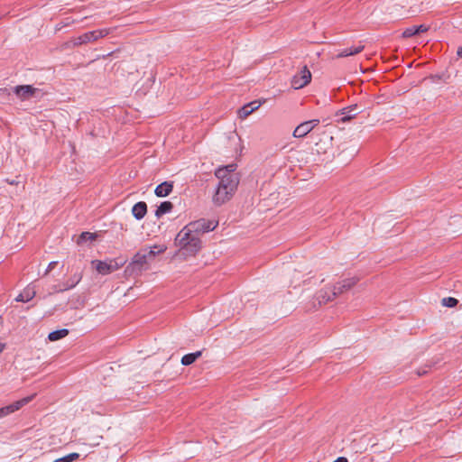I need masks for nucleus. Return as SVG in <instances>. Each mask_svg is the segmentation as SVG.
Returning a JSON list of instances; mask_svg holds the SVG:
<instances>
[{
    "label": "nucleus",
    "instance_id": "1",
    "mask_svg": "<svg viewBox=\"0 0 462 462\" xmlns=\"http://www.w3.org/2000/svg\"><path fill=\"white\" fill-rule=\"evenodd\" d=\"M175 245L185 256H195L202 247L201 238L185 227L177 234Z\"/></svg>",
    "mask_w": 462,
    "mask_h": 462
},
{
    "label": "nucleus",
    "instance_id": "2",
    "mask_svg": "<svg viewBox=\"0 0 462 462\" xmlns=\"http://www.w3.org/2000/svg\"><path fill=\"white\" fill-rule=\"evenodd\" d=\"M239 183V179L226 178L219 180L218 184L212 196V202L219 207L229 201L235 194Z\"/></svg>",
    "mask_w": 462,
    "mask_h": 462
},
{
    "label": "nucleus",
    "instance_id": "3",
    "mask_svg": "<svg viewBox=\"0 0 462 462\" xmlns=\"http://www.w3.org/2000/svg\"><path fill=\"white\" fill-rule=\"evenodd\" d=\"M112 32H113V29H110V28H103V29L90 31V32H85L78 37L72 38L66 44L68 47H78V46H80L83 44L96 42L98 39L104 38V37L107 36L109 33H111Z\"/></svg>",
    "mask_w": 462,
    "mask_h": 462
},
{
    "label": "nucleus",
    "instance_id": "4",
    "mask_svg": "<svg viewBox=\"0 0 462 462\" xmlns=\"http://www.w3.org/2000/svg\"><path fill=\"white\" fill-rule=\"evenodd\" d=\"M165 250L166 246L156 245L150 248H143L134 254L132 264L142 268L147 264L149 260L154 258L156 254L163 253Z\"/></svg>",
    "mask_w": 462,
    "mask_h": 462
},
{
    "label": "nucleus",
    "instance_id": "5",
    "mask_svg": "<svg viewBox=\"0 0 462 462\" xmlns=\"http://www.w3.org/2000/svg\"><path fill=\"white\" fill-rule=\"evenodd\" d=\"M92 265L97 272L102 275L109 274L120 269L125 263V260L123 259H108L105 261L94 260Z\"/></svg>",
    "mask_w": 462,
    "mask_h": 462
},
{
    "label": "nucleus",
    "instance_id": "6",
    "mask_svg": "<svg viewBox=\"0 0 462 462\" xmlns=\"http://www.w3.org/2000/svg\"><path fill=\"white\" fill-rule=\"evenodd\" d=\"M216 226L217 225L212 221L201 218L197 221L190 222L184 227L187 228L188 231L189 230L200 237L204 233L214 230Z\"/></svg>",
    "mask_w": 462,
    "mask_h": 462
},
{
    "label": "nucleus",
    "instance_id": "7",
    "mask_svg": "<svg viewBox=\"0 0 462 462\" xmlns=\"http://www.w3.org/2000/svg\"><path fill=\"white\" fill-rule=\"evenodd\" d=\"M311 80V73L307 66H304L300 71L291 79V87L294 89H300L307 86Z\"/></svg>",
    "mask_w": 462,
    "mask_h": 462
},
{
    "label": "nucleus",
    "instance_id": "8",
    "mask_svg": "<svg viewBox=\"0 0 462 462\" xmlns=\"http://www.w3.org/2000/svg\"><path fill=\"white\" fill-rule=\"evenodd\" d=\"M319 119H311L305 122L300 123L294 129L292 135L294 138H304L308 134H310L316 126L319 125Z\"/></svg>",
    "mask_w": 462,
    "mask_h": 462
},
{
    "label": "nucleus",
    "instance_id": "9",
    "mask_svg": "<svg viewBox=\"0 0 462 462\" xmlns=\"http://www.w3.org/2000/svg\"><path fill=\"white\" fill-rule=\"evenodd\" d=\"M34 397H35V394H32V395L23 398L19 401H16L7 406L0 408V419L10 415L16 411H19L22 407H23L24 405L29 403L31 401H32Z\"/></svg>",
    "mask_w": 462,
    "mask_h": 462
},
{
    "label": "nucleus",
    "instance_id": "10",
    "mask_svg": "<svg viewBox=\"0 0 462 462\" xmlns=\"http://www.w3.org/2000/svg\"><path fill=\"white\" fill-rule=\"evenodd\" d=\"M81 279L82 274L80 273H76L62 285H54L52 288V291L49 292V294L63 292L65 291L72 289L81 281Z\"/></svg>",
    "mask_w": 462,
    "mask_h": 462
},
{
    "label": "nucleus",
    "instance_id": "11",
    "mask_svg": "<svg viewBox=\"0 0 462 462\" xmlns=\"http://www.w3.org/2000/svg\"><path fill=\"white\" fill-rule=\"evenodd\" d=\"M358 282V279L356 277L352 278H346L342 280L341 282H337L335 285H332V291L335 292L336 298L342 294L343 292L350 290L352 287H354L356 282Z\"/></svg>",
    "mask_w": 462,
    "mask_h": 462
},
{
    "label": "nucleus",
    "instance_id": "12",
    "mask_svg": "<svg viewBox=\"0 0 462 462\" xmlns=\"http://www.w3.org/2000/svg\"><path fill=\"white\" fill-rule=\"evenodd\" d=\"M236 164H228L216 170L215 175L218 180H226V178L239 179L238 174L236 173Z\"/></svg>",
    "mask_w": 462,
    "mask_h": 462
},
{
    "label": "nucleus",
    "instance_id": "13",
    "mask_svg": "<svg viewBox=\"0 0 462 462\" xmlns=\"http://www.w3.org/2000/svg\"><path fill=\"white\" fill-rule=\"evenodd\" d=\"M13 91L19 99L27 100L34 95L36 88L31 85H21L13 88Z\"/></svg>",
    "mask_w": 462,
    "mask_h": 462
},
{
    "label": "nucleus",
    "instance_id": "14",
    "mask_svg": "<svg viewBox=\"0 0 462 462\" xmlns=\"http://www.w3.org/2000/svg\"><path fill=\"white\" fill-rule=\"evenodd\" d=\"M335 298V292L332 291L331 286L321 289L316 294V299L319 306L333 300Z\"/></svg>",
    "mask_w": 462,
    "mask_h": 462
},
{
    "label": "nucleus",
    "instance_id": "15",
    "mask_svg": "<svg viewBox=\"0 0 462 462\" xmlns=\"http://www.w3.org/2000/svg\"><path fill=\"white\" fill-rule=\"evenodd\" d=\"M36 295L35 285L31 283L15 298L16 301L28 302Z\"/></svg>",
    "mask_w": 462,
    "mask_h": 462
},
{
    "label": "nucleus",
    "instance_id": "16",
    "mask_svg": "<svg viewBox=\"0 0 462 462\" xmlns=\"http://www.w3.org/2000/svg\"><path fill=\"white\" fill-rule=\"evenodd\" d=\"M261 106V103L259 101H253L250 102L244 106H242L238 110V116L241 119L246 118L249 115H251L254 110L258 109Z\"/></svg>",
    "mask_w": 462,
    "mask_h": 462
},
{
    "label": "nucleus",
    "instance_id": "17",
    "mask_svg": "<svg viewBox=\"0 0 462 462\" xmlns=\"http://www.w3.org/2000/svg\"><path fill=\"white\" fill-rule=\"evenodd\" d=\"M173 189V182L164 181L159 184L154 190L157 197L163 198L168 196Z\"/></svg>",
    "mask_w": 462,
    "mask_h": 462
},
{
    "label": "nucleus",
    "instance_id": "18",
    "mask_svg": "<svg viewBox=\"0 0 462 462\" xmlns=\"http://www.w3.org/2000/svg\"><path fill=\"white\" fill-rule=\"evenodd\" d=\"M147 212V205L143 201L137 202L132 208L133 216L137 219L141 220L144 217Z\"/></svg>",
    "mask_w": 462,
    "mask_h": 462
},
{
    "label": "nucleus",
    "instance_id": "19",
    "mask_svg": "<svg viewBox=\"0 0 462 462\" xmlns=\"http://www.w3.org/2000/svg\"><path fill=\"white\" fill-rule=\"evenodd\" d=\"M359 112L357 111V105L349 106L343 108L340 112L342 117L341 122L346 123L354 118Z\"/></svg>",
    "mask_w": 462,
    "mask_h": 462
},
{
    "label": "nucleus",
    "instance_id": "20",
    "mask_svg": "<svg viewBox=\"0 0 462 462\" xmlns=\"http://www.w3.org/2000/svg\"><path fill=\"white\" fill-rule=\"evenodd\" d=\"M173 208V204L171 201H163L157 208L155 211L156 217L160 218L164 214L171 212Z\"/></svg>",
    "mask_w": 462,
    "mask_h": 462
},
{
    "label": "nucleus",
    "instance_id": "21",
    "mask_svg": "<svg viewBox=\"0 0 462 462\" xmlns=\"http://www.w3.org/2000/svg\"><path fill=\"white\" fill-rule=\"evenodd\" d=\"M201 356V351L189 353L182 356L181 364L183 365H189L193 364Z\"/></svg>",
    "mask_w": 462,
    "mask_h": 462
},
{
    "label": "nucleus",
    "instance_id": "22",
    "mask_svg": "<svg viewBox=\"0 0 462 462\" xmlns=\"http://www.w3.org/2000/svg\"><path fill=\"white\" fill-rule=\"evenodd\" d=\"M68 335H69V330L67 328H61V329L51 332L48 335V339L50 341H57V340H60V339L65 337Z\"/></svg>",
    "mask_w": 462,
    "mask_h": 462
},
{
    "label": "nucleus",
    "instance_id": "23",
    "mask_svg": "<svg viewBox=\"0 0 462 462\" xmlns=\"http://www.w3.org/2000/svg\"><path fill=\"white\" fill-rule=\"evenodd\" d=\"M79 457V454L74 452V453L68 454L62 457H59V458L55 459L53 462H73V461L77 460Z\"/></svg>",
    "mask_w": 462,
    "mask_h": 462
},
{
    "label": "nucleus",
    "instance_id": "24",
    "mask_svg": "<svg viewBox=\"0 0 462 462\" xmlns=\"http://www.w3.org/2000/svg\"><path fill=\"white\" fill-rule=\"evenodd\" d=\"M96 238V235L93 234V233H89V232H83L81 233V235L79 236V239H78V244H81L83 243L84 241H87V240H94Z\"/></svg>",
    "mask_w": 462,
    "mask_h": 462
},
{
    "label": "nucleus",
    "instance_id": "25",
    "mask_svg": "<svg viewBox=\"0 0 462 462\" xmlns=\"http://www.w3.org/2000/svg\"><path fill=\"white\" fill-rule=\"evenodd\" d=\"M346 51H348V54H349L350 56H352V55H356V54H358V53H360L361 51H364V49H365V45H363V44H358V45H356V46H351V47H349V48H346Z\"/></svg>",
    "mask_w": 462,
    "mask_h": 462
},
{
    "label": "nucleus",
    "instance_id": "26",
    "mask_svg": "<svg viewBox=\"0 0 462 462\" xmlns=\"http://www.w3.org/2000/svg\"><path fill=\"white\" fill-rule=\"evenodd\" d=\"M458 300L452 297H447L442 300V304L446 307H455L457 304Z\"/></svg>",
    "mask_w": 462,
    "mask_h": 462
},
{
    "label": "nucleus",
    "instance_id": "27",
    "mask_svg": "<svg viewBox=\"0 0 462 462\" xmlns=\"http://www.w3.org/2000/svg\"><path fill=\"white\" fill-rule=\"evenodd\" d=\"M414 35H416L415 26L406 28L402 34L403 38H411Z\"/></svg>",
    "mask_w": 462,
    "mask_h": 462
},
{
    "label": "nucleus",
    "instance_id": "28",
    "mask_svg": "<svg viewBox=\"0 0 462 462\" xmlns=\"http://www.w3.org/2000/svg\"><path fill=\"white\" fill-rule=\"evenodd\" d=\"M415 30H416V34H419L420 32H427L429 30V27L424 24H420V25L415 26Z\"/></svg>",
    "mask_w": 462,
    "mask_h": 462
},
{
    "label": "nucleus",
    "instance_id": "29",
    "mask_svg": "<svg viewBox=\"0 0 462 462\" xmlns=\"http://www.w3.org/2000/svg\"><path fill=\"white\" fill-rule=\"evenodd\" d=\"M350 56L348 54V51H346V49H343L341 50L337 54V58H345V57H348Z\"/></svg>",
    "mask_w": 462,
    "mask_h": 462
},
{
    "label": "nucleus",
    "instance_id": "30",
    "mask_svg": "<svg viewBox=\"0 0 462 462\" xmlns=\"http://www.w3.org/2000/svg\"><path fill=\"white\" fill-rule=\"evenodd\" d=\"M57 263L58 262L56 261L51 262L45 271V274L49 273L52 269H54Z\"/></svg>",
    "mask_w": 462,
    "mask_h": 462
},
{
    "label": "nucleus",
    "instance_id": "31",
    "mask_svg": "<svg viewBox=\"0 0 462 462\" xmlns=\"http://www.w3.org/2000/svg\"><path fill=\"white\" fill-rule=\"evenodd\" d=\"M334 462H348L344 457H337Z\"/></svg>",
    "mask_w": 462,
    "mask_h": 462
},
{
    "label": "nucleus",
    "instance_id": "32",
    "mask_svg": "<svg viewBox=\"0 0 462 462\" xmlns=\"http://www.w3.org/2000/svg\"><path fill=\"white\" fill-rule=\"evenodd\" d=\"M3 94H10L9 90L7 88H0V96Z\"/></svg>",
    "mask_w": 462,
    "mask_h": 462
},
{
    "label": "nucleus",
    "instance_id": "33",
    "mask_svg": "<svg viewBox=\"0 0 462 462\" xmlns=\"http://www.w3.org/2000/svg\"><path fill=\"white\" fill-rule=\"evenodd\" d=\"M5 181L10 185H17L19 183L17 180H9L8 179Z\"/></svg>",
    "mask_w": 462,
    "mask_h": 462
},
{
    "label": "nucleus",
    "instance_id": "34",
    "mask_svg": "<svg viewBox=\"0 0 462 462\" xmlns=\"http://www.w3.org/2000/svg\"><path fill=\"white\" fill-rule=\"evenodd\" d=\"M457 54L462 57V47L457 51Z\"/></svg>",
    "mask_w": 462,
    "mask_h": 462
}]
</instances>
